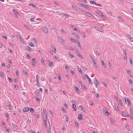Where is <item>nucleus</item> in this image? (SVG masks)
<instances>
[{"mask_svg": "<svg viewBox=\"0 0 133 133\" xmlns=\"http://www.w3.org/2000/svg\"><path fill=\"white\" fill-rule=\"evenodd\" d=\"M101 62L102 63V65L104 67H106V64H105L104 61L103 60H102L101 61Z\"/></svg>", "mask_w": 133, "mask_h": 133, "instance_id": "nucleus-19", "label": "nucleus"}, {"mask_svg": "<svg viewBox=\"0 0 133 133\" xmlns=\"http://www.w3.org/2000/svg\"><path fill=\"white\" fill-rule=\"evenodd\" d=\"M76 54L78 56L79 55H80V54L79 52L77 50H76Z\"/></svg>", "mask_w": 133, "mask_h": 133, "instance_id": "nucleus-36", "label": "nucleus"}, {"mask_svg": "<svg viewBox=\"0 0 133 133\" xmlns=\"http://www.w3.org/2000/svg\"><path fill=\"white\" fill-rule=\"evenodd\" d=\"M71 6L73 8L75 9H76V10H77V7H76V6L75 5H71Z\"/></svg>", "mask_w": 133, "mask_h": 133, "instance_id": "nucleus-43", "label": "nucleus"}, {"mask_svg": "<svg viewBox=\"0 0 133 133\" xmlns=\"http://www.w3.org/2000/svg\"><path fill=\"white\" fill-rule=\"evenodd\" d=\"M52 65V62H50L48 64L49 66H50Z\"/></svg>", "mask_w": 133, "mask_h": 133, "instance_id": "nucleus-62", "label": "nucleus"}, {"mask_svg": "<svg viewBox=\"0 0 133 133\" xmlns=\"http://www.w3.org/2000/svg\"><path fill=\"white\" fill-rule=\"evenodd\" d=\"M73 108H74V110L75 111H76V109L75 108L76 107V105L75 104H73L72 105Z\"/></svg>", "mask_w": 133, "mask_h": 133, "instance_id": "nucleus-25", "label": "nucleus"}, {"mask_svg": "<svg viewBox=\"0 0 133 133\" xmlns=\"http://www.w3.org/2000/svg\"><path fill=\"white\" fill-rule=\"evenodd\" d=\"M71 40L72 41V42H74L75 43V39H73V38H71Z\"/></svg>", "mask_w": 133, "mask_h": 133, "instance_id": "nucleus-56", "label": "nucleus"}, {"mask_svg": "<svg viewBox=\"0 0 133 133\" xmlns=\"http://www.w3.org/2000/svg\"><path fill=\"white\" fill-rule=\"evenodd\" d=\"M102 83H103V85H104L106 87L107 86V84L106 83H105L104 82H102Z\"/></svg>", "mask_w": 133, "mask_h": 133, "instance_id": "nucleus-58", "label": "nucleus"}, {"mask_svg": "<svg viewBox=\"0 0 133 133\" xmlns=\"http://www.w3.org/2000/svg\"><path fill=\"white\" fill-rule=\"evenodd\" d=\"M94 82V83L96 85V87H97V85H98V81L96 79V78L95 79Z\"/></svg>", "mask_w": 133, "mask_h": 133, "instance_id": "nucleus-17", "label": "nucleus"}, {"mask_svg": "<svg viewBox=\"0 0 133 133\" xmlns=\"http://www.w3.org/2000/svg\"><path fill=\"white\" fill-rule=\"evenodd\" d=\"M67 49L70 50L71 49V47L70 46H68L67 47Z\"/></svg>", "mask_w": 133, "mask_h": 133, "instance_id": "nucleus-55", "label": "nucleus"}, {"mask_svg": "<svg viewBox=\"0 0 133 133\" xmlns=\"http://www.w3.org/2000/svg\"><path fill=\"white\" fill-rule=\"evenodd\" d=\"M115 109L117 110L118 111H119V108L117 106L116 107H115Z\"/></svg>", "mask_w": 133, "mask_h": 133, "instance_id": "nucleus-54", "label": "nucleus"}, {"mask_svg": "<svg viewBox=\"0 0 133 133\" xmlns=\"http://www.w3.org/2000/svg\"><path fill=\"white\" fill-rule=\"evenodd\" d=\"M75 123V124L76 126H77V127H79V124L77 122H76Z\"/></svg>", "mask_w": 133, "mask_h": 133, "instance_id": "nucleus-48", "label": "nucleus"}, {"mask_svg": "<svg viewBox=\"0 0 133 133\" xmlns=\"http://www.w3.org/2000/svg\"><path fill=\"white\" fill-rule=\"evenodd\" d=\"M43 31L44 33H46L47 34H48V30L47 28L45 27H43L42 28Z\"/></svg>", "mask_w": 133, "mask_h": 133, "instance_id": "nucleus-4", "label": "nucleus"}, {"mask_svg": "<svg viewBox=\"0 0 133 133\" xmlns=\"http://www.w3.org/2000/svg\"><path fill=\"white\" fill-rule=\"evenodd\" d=\"M95 29L98 31H100L99 30V29L97 27H95ZM101 32H102L103 31H100Z\"/></svg>", "mask_w": 133, "mask_h": 133, "instance_id": "nucleus-52", "label": "nucleus"}, {"mask_svg": "<svg viewBox=\"0 0 133 133\" xmlns=\"http://www.w3.org/2000/svg\"><path fill=\"white\" fill-rule=\"evenodd\" d=\"M35 18V17L34 16H32V18L30 19V21H31L33 22V20Z\"/></svg>", "mask_w": 133, "mask_h": 133, "instance_id": "nucleus-32", "label": "nucleus"}, {"mask_svg": "<svg viewBox=\"0 0 133 133\" xmlns=\"http://www.w3.org/2000/svg\"><path fill=\"white\" fill-rule=\"evenodd\" d=\"M128 103V104L129 105H130L131 104V102L129 100L128 101H127Z\"/></svg>", "mask_w": 133, "mask_h": 133, "instance_id": "nucleus-64", "label": "nucleus"}, {"mask_svg": "<svg viewBox=\"0 0 133 133\" xmlns=\"http://www.w3.org/2000/svg\"><path fill=\"white\" fill-rule=\"evenodd\" d=\"M125 127H126V128L127 130L128 131L130 129H129V128L128 127V125H125Z\"/></svg>", "mask_w": 133, "mask_h": 133, "instance_id": "nucleus-42", "label": "nucleus"}, {"mask_svg": "<svg viewBox=\"0 0 133 133\" xmlns=\"http://www.w3.org/2000/svg\"><path fill=\"white\" fill-rule=\"evenodd\" d=\"M15 72L16 75L17 76H19V74L18 72V71L17 69L16 70Z\"/></svg>", "mask_w": 133, "mask_h": 133, "instance_id": "nucleus-38", "label": "nucleus"}, {"mask_svg": "<svg viewBox=\"0 0 133 133\" xmlns=\"http://www.w3.org/2000/svg\"><path fill=\"white\" fill-rule=\"evenodd\" d=\"M32 41H33V42L34 43H36V39L35 38H34L33 39H32Z\"/></svg>", "mask_w": 133, "mask_h": 133, "instance_id": "nucleus-59", "label": "nucleus"}, {"mask_svg": "<svg viewBox=\"0 0 133 133\" xmlns=\"http://www.w3.org/2000/svg\"><path fill=\"white\" fill-rule=\"evenodd\" d=\"M39 78V76L38 75H37L36 76V79H37V82L38 81V79Z\"/></svg>", "mask_w": 133, "mask_h": 133, "instance_id": "nucleus-61", "label": "nucleus"}, {"mask_svg": "<svg viewBox=\"0 0 133 133\" xmlns=\"http://www.w3.org/2000/svg\"><path fill=\"white\" fill-rule=\"evenodd\" d=\"M43 114V120L45 121V120H46L47 118V112L45 109H44Z\"/></svg>", "mask_w": 133, "mask_h": 133, "instance_id": "nucleus-1", "label": "nucleus"}, {"mask_svg": "<svg viewBox=\"0 0 133 133\" xmlns=\"http://www.w3.org/2000/svg\"><path fill=\"white\" fill-rule=\"evenodd\" d=\"M61 31L64 34H65L66 33L65 31L63 29H61Z\"/></svg>", "mask_w": 133, "mask_h": 133, "instance_id": "nucleus-46", "label": "nucleus"}, {"mask_svg": "<svg viewBox=\"0 0 133 133\" xmlns=\"http://www.w3.org/2000/svg\"><path fill=\"white\" fill-rule=\"evenodd\" d=\"M68 55L70 56V57L71 58H73L74 57V55H72V54H71L69 52L68 53Z\"/></svg>", "mask_w": 133, "mask_h": 133, "instance_id": "nucleus-30", "label": "nucleus"}, {"mask_svg": "<svg viewBox=\"0 0 133 133\" xmlns=\"http://www.w3.org/2000/svg\"><path fill=\"white\" fill-rule=\"evenodd\" d=\"M90 58H91V59L93 61V62L94 65L95 66V67L96 68H97V64L96 63L95 61V59H94V58L91 55L90 56Z\"/></svg>", "mask_w": 133, "mask_h": 133, "instance_id": "nucleus-2", "label": "nucleus"}, {"mask_svg": "<svg viewBox=\"0 0 133 133\" xmlns=\"http://www.w3.org/2000/svg\"><path fill=\"white\" fill-rule=\"evenodd\" d=\"M78 109L80 111H84V109L82 105H80L78 107Z\"/></svg>", "mask_w": 133, "mask_h": 133, "instance_id": "nucleus-12", "label": "nucleus"}, {"mask_svg": "<svg viewBox=\"0 0 133 133\" xmlns=\"http://www.w3.org/2000/svg\"><path fill=\"white\" fill-rule=\"evenodd\" d=\"M29 5L31 6H32L34 8H35L36 7V6L35 5H34L33 4H29Z\"/></svg>", "mask_w": 133, "mask_h": 133, "instance_id": "nucleus-49", "label": "nucleus"}, {"mask_svg": "<svg viewBox=\"0 0 133 133\" xmlns=\"http://www.w3.org/2000/svg\"><path fill=\"white\" fill-rule=\"evenodd\" d=\"M90 3L91 4H94L95 5H96L97 6H102V5L100 4H97L94 1H90Z\"/></svg>", "mask_w": 133, "mask_h": 133, "instance_id": "nucleus-7", "label": "nucleus"}, {"mask_svg": "<svg viewBox=\"0 0 133 133\" xmlns=\"http://www.w3.org/2000/svg\"><path fill=\"white\" fill-rule=\"evenodd\" d=\"M12 125L14 127V128H17V125L15 124V123H12Z\"/></svg>", "mask_w": 133, "mask_h": 133, "instance_id": "nucleus-34", "label": "nucleus"}, {"mask_svg": "<svg viewBox=\"0 0 133 133\" xmlns=\"http://www.w3.org/2000/svg\"><path fill=\"white\" fill-rule=\"evenodd\" d=\"M76 42L77 43V44L78 45V46L82 50V46H81V44L80 43H79V42L78 41H76Z\"/></svg>", "mask_w": 133, "mask_h": 133, "instance_id": "nucleus-15", "label": "nucleus"}, {"mask_svg": "<svg viewBox=\"0 0 133 133\" xmlns=\"http://www.w3.org/2000/svg\"><path fill=\"white\" fill-rule=\"evenodd\" d=\"M59 40L62 43L64 42V40L61 37L59 38Z\"/></svg>", "mask_w": 133, "mask_h": 133, "instance_id": "nucleus-28", "label": "nucleus"}, {"mask_svg": "<svg viewBox=\"0 0 133 133\" xmlns=\"http://www.w3.org/2000/svg\"><path fill=\"white\" fill-rule=\"evenodd\" d=\"M78 71H79V72H80V73H82V71L81 70L80 68H79L78 69Z\"/></svg>", "mask_w": 133, "mask_h": 133, "instance_id": "nucleus-47", "label": "nucleus"}, {"mask_svg": "<svg viewBox=\"0 0 133 133\" xmlns=\"http://www.w3.org/2000/svg\"><path fill=\"white\" fill-rule=\"evenodd\" d=\"M41 62L42 64H44V60H43V59L42 58H41Z\"/></svg>", "mask_w": 133, "mask_h": 133, "instance_id": "nucleus-44", "label": "nucleus"}, {"mask_svg": "<svg viewBox=\"0 0 133 133\" xmlns=\"http://www.w3.org/2000/svg\"><path fill=\"white\" fill-rule=\"evenodd\" d=\"M129 60L130 63L131 64H132V59L131 58H129Z\"/></svg>", "mask_w": 133, "mask_h": 133, "instance_id": "nucleus-40", "label": "nucleus"}, {"mask_svg": "<svg viewBox=\"0 0 133 133\" xmlns=\"http://www.w3.org/2000/svg\"><path fill=\"white\" fill-rule=\"evenodd\" d=\"M75 89L76 91L78 94H79L80 93V92L79 90L78 89V88L77 87H75Z\"/></svg>", "mask_w": 133, "mask_h": 133, "instance_id": "nucleus-14", "label": "nucleus"}, {"mask_svg": "<svg viewBox=\"0 0 133 133\" xmlns=\"http://www.w3.org/2000/svg\"><path fill=\"white\" fill-rule=\"evenodd\" d=\"M23 73L25 74L26 75H27L28 73L26 70H24L23 71Z\"/></svg>", "mask_w": 133, "mask_h": 133, "instance_id": "nucleus-53", "label": "nucleus"}, {"mask_svg": "<svg viewBox=\"0 0 133 133\" xmlns=\"http://www.w3.org/2000/svg\"><path fill=\"white\" fill-rule=\"evenodd\" d=\"M30 111L31 112L33 113L34 111V109L32 108H31L30 109Z\"/></svg>", "mask_w": 133, "mask_h": 133, "instance_id": "nucleus-35", "label": "nucleus"}, {"mask_svg": "<svg viewBox=\"0 0 133 133\" xmlns=\"http://www.w3.org/2000/svg\"><path fill=\"white\" fill-rule=\"evenodd\" d=\"M36 63V61L35 58H33L31 60L32 65L33 66L35 65Z\"/></svg>", "mask_w": 133, "mask_h": 133, "instance_id": "nucleus-3", "label": "nucleus"}, {"mask_svg": "<svg viewBox=\"0 0 133 133\" xmlns=\"http://www.w3.org/2000/svg\"><path fill=\"white\" fill-rule=\"evenodd\" d=\"M54 4L55 5H59V3L56 1H54Z\"/></svg>", "mask_w": 133, "mask_h": 133, "instance_id": "nucleus-57", "label": "nucleus"}, {"mask_svg": "<svg viewBox=\"0 0 133 133\" xmlns=\"http://www.w3.org/2000/svg\"><path fill=\"white\" fill-rule=\"evenodd\" d=\"M13 12L16 15H18V13L16 10L13 9Z\"/></svg>", "mask_w": 133, "mask_h": 133, "instance_id": "nucleus-22", "label": "nucleus"}, {"mask_svg": "<svg viewBox=\"0 0 133 133\" xmlns=\"http://www.w3.org/2000/svg\"><path fill=\"white\" fill-rule=\"evenodd\" d=\"M73 35L74 36H75L77 38H78L79 37L78 35L76 33H74Z\"/></svg>", "mask_w": 133, "mask_h": 133, "instance_id": "nucleus-21", "label": "nucleus"}, {"mask_svg": "<svg viewBox=\"0 0 133 133\" xmlns=\"http://www.w3.org/2000/svg\"><path fill=\"white\" fill-rule=\"evenodd\" d=\"M26 56L28 59H30V57L29 55V54H27L26 55Z\"/></svg>", "mask_w": 133, "mask_h": 133, "instance_id": "nucleus-60", "label": "nucleus"}, {"mask_svg": "<svg viewBox=\"0 0 133 133\" xmlns=\"http://www.w3.org/2000/svg\"><path fill=\"white\" fill-rule=\"evenodd\" d=\"M24 26L28 30H30V27L28 26L27 25L24 24Z\"/></svg>", "mask_w": 133, "mask_h": 133, "instance_id": "nucleus-20", "label": "nucleus"}, {"mask_svg": "<svg viewBox=\"0 0 133 133\" xmlns=\"http://www.w3.org/2000/svg\"><path fill=\"white\" fill-rule=\"evenodd\" d=\"M125 102H126V104L127 103L126 102V101H129V99L128 98H125Z\"/></svg>", "mask_w": 133, "mask_h": 133, "instance_id": "nucleus-63", "label": "nucleus"}, {"mask_svg": "<svg viewBox=\"0 0 133 133\" xmlns=\"http://www.w3.org/2000/svg\"><path fill=\"white\" fill-rule=\"evenodd\" d=\"M59 14L62 15H63V16L66 17L65 18L68 17L69 16V15L68 14L65 13H63L62 12H61V13H59Z\"/></svg>", "mask_w": 133, "mask_h": 133, "instance_id": "nucleus-9", "label": "nucleus"}, {"mask_svg": "<svg viewBox=\"0 0 133 133\" xmlns=\"http://www.w3.org/2000/svg\"><path fill=\"white\" fill-rule=\"evenodd\" d=\"M77 3L78 5H80L81 6H82L84 8H87V5H86L85 4H84L81 3L79 2H78Z\"/></svg>", "mask_w": 133, "mask_h": 133, "instance_id": "nucleus-5", "label": "nucleus"}, {"mask_svg": "<svg viewBox=\"0 0 133 133\" xmlns=\"http://www.w3.org/2000/svg\"><path fill=\"white\" fill-rule=\"evenodd\" d=\"M119 103L121 106H122L123 103L122 101L121 100H119Z\"/></svg>", "mask_w": 133, "mask_h": 133, "instance_id": "nucleus-51", "label": "nucleus"}, {"mask_svg": "<svg viewBox=\"0 0 133 133\" xmlns=\"http://www.w3.org/2000/svg\"><path fill=\"white\" fill-rule=\"evenodd\" d=\"M114 98L116 100V101H117V102H118V98H117V96L115 95H114Z\"/></svg>", "mask_w": 133, "mask_h": 133, "instance_id": "nucleus-45", "label": "nucleus"}, {"mask_svg": "<svg viewBox=\"0 0 133 133\" xmlns=\"http://www.w3.org/2000/svg\"><path fill=\"white\" fill-rule=\"evenodd\" d=\"M29 45L31 46V47H34V44L31 43H29Z\"/></svg>", "mask_w": 133, "mask_h": 133, "instance_id": "nucleus-50", "label": "nucleus"}, {"mask_svg": "<svg viewBox=\"0 0 133 133\" xmlns=\"http://www.w3.org/2000/svg\"><path fill=\"white\" fill-rule=\"evenodd\" d=\"M122 115L124 117H127L128 116V115L125 112H123L122 114Z\"/></svg>", "mask_w": 133, "mask_h": 133, "instance_id": "nucleus-10", "label": "nucleus"}, {"mask_svg": "<svg viewBox=\"0 0 133 133\" xmlns=\"http://www.w3.org/2000/svg\"><path fill=\"white\" fill-rule=\"evenodd\" d=\"M29 110V109L28 107L25 108H24L23 109V111L24 112H25L27 111H28Z\"/></svg>", "mask_w": 133, "mask_h": 133, "instance_id": "nucleus-13", "label": "nucleus"}, {"mask_svg": "<svg viewBox=\"0 0 133 133\" xmlns=\"http://www.w3.org/2000/svg\"><path fill=\"white\" fill-rule=\"evenodd\" d=\"M87 15L88 16H91V17H93V15H92L90 13L88 12H87Z\"/></svg>", "mask_w": 133, "mask_h": 133, "instance_id": "nucleus-23", "label": "nucleus"}, {"mask_svg": "<svg viewBox=\"0 0 133 133\" xmlns=\"http://www.w3.org/2000/svg\"><path fill=\"white\" fill-rule=\"evenodd\" d=\"M18 38L22 42L24 41L23 39L20 36L18 37Z\"/></svg>", "mask_w": 133, "mask_h": 133, "instance_id": "nucleus-26", "label": "nucleus"}, {"mask_svg": "<svg viewBox=\"0 0 133 133\" xmlns=\"http://www.w3.org/2000/svg\"><path fill=\"white\" fill-rule=\"evenodd\" d=\"M103 111L104 113L106 115L109 116V112H108L107 110L103 109Z\"/></svg>", "mask_w": 133, "mask_h": 133, "instance_id": "nucleus-6", "label": "nucleus"}, {"mask_svg": "<svg viewBox=\"0 0 133 133\" xmlns=\"http://www.w3.org/2000/svg\"><path fill=\"white\" fill-rule=\"evenodd\" d=\"M35 98L36 100H37L38 101H40L39 98H38L37 96H35Z\"/></svg>", "mask_w": 133, "mask_h": 133, "instance_id": "nucleus-31", "label": "nucleus"}, {"mask_svg": "<svg viewBox=\"0 0 133 133\" xmlns=\"http://www.w3.org/2000/svg\"><path fill=\"white\" fill-rule=\"evenodd\" d=\"M48 123L49 124V125L47 126V128H48L47 131H48V133H50L51 129L50 128V125L49 122Z\"/></svg>", "mask_w": 133, "mask_h": 133, "instance_id": "nucleus-8", "label": "nucleus"}, {"mask_svg": "<svg viewBox=\"0 0 133 133\" xmlns=\"http://www.w3.org/2000/svg\"><path fill=\"white\" fill-rule=\"evenodd\" d=\"M81 87L83 89H84L85 90H86L87 89L85 88L86 86H85L83 84H82L81 85Z\"/></svg>", "mask_w": 133, "mask_h": 133, "instance_id": "nucleus-24", "label": "nucleus"}, {"mask_svg": "<svg viewBox=\"0 0 133 133\" xmlns=\"http://www.w3.org/2000/svg\"><path fill=\"white\" fill-rule=\"evenodd\" d=\"M130 113L131 115H132V116L133 115V108L131 107L130 108Z\"/></svg>", "mask_w": 133, "mask_h": 133, "instance_id": "nucleus-16", "label": "nucleus"}, {"mask_svg": "<svg viewBox=\"0 0 133 133\" xmlns=\"http://www.w3.org/2000/svg\"><path fill=\"white\" fill-rule=\"evenodd\" d=\"M72 29L74 30L75 31H76L77 30V28L74 26H72Z\"/></svg>", "mask_w": 133, "mask_h": 133, "instance_id": "nucleus-29", "label": "nucleus"}, {"mask_svg": "<svg viewBox=\"0 0 133 133\" xmlns=\"http://www.w3.org/2000/svg\"><path fill=\"white\" fill-rule=\"evenodd\" d=\"M44 121V123H45V125L46 126V128H47V126H48V125H49V124H48L46 122V120H45V121Z\"/></svg>", "mask_w": 133, "mask_h": 133, "instance_id": "nucleus-33", "label": "nucleus"}, {"mask_svg": "<svg viewBox=\"0 0 133 133\" xmlns=\"http://www.w3.org/2000/svg\"><path fill=\"white\" fill-rule=\"evenodd\" d=\"M97 14L99 16H101L102 17H104V15H103V14L100 13L99 12H98L97 13Z\"/></svg>", "mask_w": 133, "mask_h": 133, "instance_id": "nucleus-18", "label": "nucleus"}, {"mask_svg": "<svg viewBox=\"0 0 133 133\" xmlns=\"http://www.w3.org/2000/svg\"><path fill=\"white\" fill-rule=\"evenodd\" d=\"M25 49L26 50L29 51H31V49L30 48L29 46H26L25 47Z\"/></svg>", "mask_w": 133, "mask_h": 133, "instance_id": "nucleus-11", "label": "nucleus"}, {"mask_svg": "<svg viewBox=\"0 0 133 133\" xmlns=\"http://www.w3.org/2000/svg\"><path fill=\"white\" fill-rule=\"evenodd\" d=\"M68 115H67L66 116L65 118V121L66 122H68Z\"/></svg>", "mask_w": 133, "mask_h": 133, "instance_id": "nucleus-41", "label": "nucleus"}, {"mask_svg": "<svg viewBox=\"0 0 133 133\" xmlns=\"http://www.w3.org/2000/svg\"><path fill=\"white\" fill-rule=\"evenodd\" d=\"M127 72L128 73V74L130 76V75L131 74V72H130V71L129 70H127Z\"/></svg>", "mask_w": 133, "mask_h": 133, "instance_id": "nucleus-39", "label": "nucleus"}, {"mask_svg": "<svg viewBox=\"0 0 133 133\" xmlns=\"http://www.w3.org/2000/svg\"><path fill=\"white\" fill-rule=\"evenodd\" d=\"M88 80L89 81V83L90 84H92V82L91 79L89 78H88Z\"/></svg>", "mask_w": 133, "mask_h": 133, "instance_id": "nucleus-37", "label": "nucleus"}, {"mask_svg": "<svg viewBox=\"0 0 133 133\" xmlns=\"http://www.w3.org/2000/svg\"><path fill=\"white\" fill-rule=\"evenodd\" d=\"M0 75H1V76L3 78L4 77V74L2 72H0Z\"/></svg>", "mask_w": 133, "mask_h": 133, "instance_id": "nucleus-27", "label": "nucleus"}]
</instances>
